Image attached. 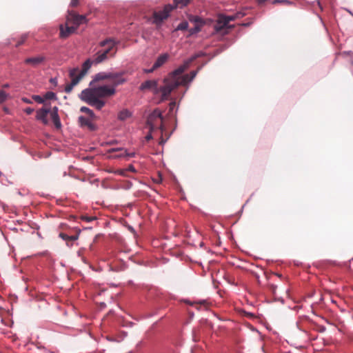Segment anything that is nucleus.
Segmentation results:
<instances>
[{"instance_id":"412c9836","label":"nucleus","mask_w":353,"mask_h":353,"mask_svg":"<svg viewBox=\"0 0 353 353\" xmlns=\"http://www.w3.org/2000/svg\"><path fill=\"white\" fill-rule=\"evenodd\" d=\"M190 22L194 23L195 26L202 28L205 24V21L199 16H191L189 18Z\"/></svg>"},{"instance_id":"2f4dec72","label":"nucleus","mask_w":353,"mask_h":353,"mask_svg":"<svg viewBox=\"0 0 353 353\" xmlns=\"http://www.w3.org/2000/svg\"><path fill=\"white\" fill-rule=\"evenodd\" d=\"M223 19H225V21L227 22V23L228 24L230 21H234L235 19H238V17L235 16V14H232V15H223Z\"/></svg>"},{"instance_id":"9b49d317","label":"nucleus","mask_w":353,"mask_h":353,"mask_svg":"<svg viewBox=\"0 0 353 353\" xmlns=\"http://www.w3.org/2000/svg\"><path fill=\"white\" fill-rule=\"evenodd\" d=\"M60 34L59 37L61 39H65L68 37L71 34L74 33L77 30V27L68 26V24H61L59 26Z\"/></svg>"},{"instance_id":"1a4fd4ad","label":"nucleus","mask_w":353,"mask_h":353,"mask_svg":"<svg viewBox=\"0 0 353 353\" xmlns=\"http://www.w3.org/2000/svg\"><path fill=\"white\" fill-rule=\"evenodd\" d=\"M50 112V105L47 108H41L37 110L36 119L41 121L43 123V124L47 125L48 123L47 115Z\"/></svg>"},{"instance_id":"0eeeda50","label":"nucleus","mask_w":353,"mask_h":353,"mask_svg":"<svg viewBox=\"0 0 353 353\" xmlns=\"http://www.w3.org/2000/svg\"><path fill=\"white\" fill-rule=\"evenodd\" d=\"M192 59H190L189 60H186L184 61V63L179 65L176 69L174 70L172 72H171L169 74L168 78L170 79H179L177 77L179 74H182L188 67L192 61Z\"/></svg>"},{"instance_id":"864d4df0","label":"nucleus","mask_w":353,"mask_h":353,"mask_svg":"<svg viewBox=\"0 0 353 353\" xmlns=\"http://www.w3.org/2000/svg\"><path fill=\"white\" fill-rule=\"evenodd\" d=\"M175 105H176V103L175 102H171L169 104L170 111H172L174 109V108L175 107Z\"/></svg>"},{"instance_id":"b1692460","label":"nucleus","mask_w":353,"mask_h":353,"mask_svg":"<svg viewBox=\"0 0 353 353\" xmlns=\"http://www.w3.org/2000/svg\"><path fill=\"white\" fill-rule=\"evenodd\" d=\"M132 112L128 109H124L119 112L118 114V119L120 121H125V119L131 117Z\"/></svg>"},{"instance_id":"f8f14e48","label":"nucleus","mask_w":353,"mask_h":353,"mask_svg":"<svg viewBox=\"0 0 353 353\" xmlns=\"http://www.w3.org/2000/svg\"><path fill=\"white\" fill-rule=\"evenodd\" d=\"M81 127H87L90 131H95L97 126L88 118L84 116H80L78 119Z\"/></svg>"},{"instance_id":"c03bdc74","label":"nucleus","mask_w":353,"mask_h":353,"mask_svg":"<svg viewBox=\"0 0 353 353\" xmlns=\"http://www.w3.org/2000/svg\"><path fill=\"white\" fill-rule=\"evenodd\" d=\"M34 112V109L28 107L24 109V112H26L28 115L31 114Z\"/></svg>"},{"instance_id":"49530a36","label":"nucleus","mask_w":353,"mask_h":353,"mask_svg":"<svg viewBox=\"0 0 353 353\" xmlns=\"http://www.w3.org/2000/svg\"><path fill=\"white\" fill-rule=\"evenodd\" d=\"M152 132L153 131H151V130L149 128V133L145 137L147 141H150L152 139Z\"/></svg>"},{"instance_id":"393cba45","label":"nucleus","mask_w":353,"mask_h":353,"mask_svg":"<svg viewBox=\"0 0 353 353\" xmlns=\"http://www.w3.org/2000/svg\"><path fill=\"white\" fill-rule=\"evenodd\" d=\"M189 78H190V75L186 74L183 75L180 79L179 78V79H174V81L179 83V85H187L191 83V82H189Z\"/></svg>"},{"instance_id":"a211bd4d","label":"nucleus","mask_w":353,"mask_h":353,"mask_svg":"<svg viewBox=\"0 0 353 353\" xmlns=\"http://www.w3.org/2000/svg\"><path fill=\"white\" fill-rule=\"evenodd\" d=\"M44 61L45 57L43 56H38L35 57H28L24 60V63L26 64H30L32 66L36 67Z\"/></svg>"},{"instance_id":"c9c22d12","label":"nucleus","mask_w":353,"mask_h":353,"mask_svg":"<svg viewBox=\"0 0 353 353\" xmlns=\"http://www.w3.org/2000/svg\"><path fill=\"white\" fill-rule=\"evenodd\" d=\"M126 172H127V170H125V169H118L113 172V173L115 174L123 176H127Z\"/></svg>"},{"instance_id":"c85d7f7f","label":"nucleus","mask_w":353,"mask_h":353,"mask_svg":"<svg viewBox=\"0 0 353 353\" xmlns=\"http://www.w3.org/2000/svg\"><path fill=\"white\" fill-rule=\"evenodd\" d=\"M45 100H57V94L55 92L52 91H48L44 94Z\"/></svg>"},{"instance_id":"6e6552de","label":"nucleus","mask_w":353,"mask_h":353,"mask_svg":"<svg viewBox=\"0 0 353 353\" xmlns=\"http://www.w3.org/2000/svg\"><path fill=\"white\" fill-rule=\"evenodd\" d=\"M139 90L143 91L145 90H152L154 94L159 93L158 82L157 80H148L144 81L139 86Z\"/></svg>"},{"instance_id":"bb28decb","label":"nucleus","mask_w":353,"mask_h":353,"mask_svg":"<svg viewBox=\"0 0 353 353\" xmlns=\"http://www.w3.org/2000/svg\"><path fill=\"white\" fill-rule=\"evenodd\" d=\"M69 76L72 79H75L80 76V72L78 67L71 68L69 70Z\"/></svg>"},{"instance_id":"4468645a","label":"nucleus","mask_w":353,"mask_h":353,"mask_svg":"<svg viewBox=\"0 0 353 353\" xmlns=\"http://www.w3.org/2000/svg\"><path fill=\"white\" fill-rule=\"evenodd\" d=\"M80 234V230L74 235H68L65 233L61 232L59 236L60 238H61L63 241H65L66 245L69 247L72 246L73 242L77 241L79 239Z\"/></svg>"},{"instance_id":"5701e85b","label":"nucleus","mask_w":353,"mask_h":353,"mask_svg":"<svg viewBox=\"0 0 353 353\" xmlns=\"http://www.w3.org/2000/svg\"><path fill=\"white\" fill-rule=\"evenodd\" d=\"M105 103L104 101L99 99V97H97L94 101L90 103V105L94 107L96 109L100 110L105 105Z\"/></svg>"},{"instance_id":"72a5a7b5","label":"nucleus","mask_w":353,"mask_h":353,"mask_svg":"<svg viewBox=\"0 0 353 353\" xmlns=\"http://www.w3.org/2000/svg\"><path fill=\"white\" fill-rule=\"evenodd\" d=\"M32 99L37 102L38 103H43L45 102L44 96L41 97L40 95H32Z\"/></svg>"},{"instance_id":"473e14b6","label":"nucleus","mask_w":353,"mask_h":353,"mask_svg":"<svg viewBox=\"0 0 353 353\" xmlns=\"http://www.w3.org/2000/svg\"><path fill=\"white\" fill-rule=\"evenodd\" d=\"M135 157V152H128L126 150L124 151L123 153L117 155L116 157L121 158V157Z\"/></svg>"},{"instance_id":"8fccbe9b","label":"nucleus","mask_w":353,"mask_h":353,"mask_svg":"<svg viewBox=\"0 0 353 353\" xmlns=\"http://www.w3.org/2000/svg\"><path fill=\"white\" fill-rule=\"evenodd\" d=\"M21 101L26 103L30 104L32 103V100L27 97H22Z\"/></svg>"},{"instance_id":"cd10ccee","label":"nucleus","mask_w":353,"mask_h":353,"mask_svg":"<svg viewBox=\"0 0 353 353\" xmlns=\"http://www.w3.org/2000/svg\"><path fill=\"white\" fill-rule=\"evenodd\" d=\"M188 26H189L188 22L187 21H183L178 24L176 28H175V30H188Z\"/></svg>"},{"instance_id":"a18cd8bd","label":"nucleus","mask_w":353,"mask_h":353,"mask_svg":"<svg viewBox=\"0 0 353 353\" xmlns=\"http://www.w3.org/2000/svg\"><path fill=\"white\" fill-rule=\"evenodd\" d=\"M157 68H154V65H153L152 67L150 69H144L143 72L145 73H152Z\"/></svg>"},{"instance_id":"09e8293b","label":"nucleus","mask_w":353,"mask_h":353,"mask_svg":"<svg viewBox=\"0 0 353 353\" xmlns=\"http://www.w3.org/2000/svg\"><path fill=\"white\" fill-rule=\"evenodd\" d=\"M79 0H71L70 3V6L71 7L77 6V5L79 4Z\"/></svg>"},{"instance_id":"58836bf2","label":"nucleus","mask_w":353,"mask_h":353,"mask_svg":"<svg viewBox=\"0 0 353 353\" xmlns=\"http://www.w3.org/2000/svg\"><path fill=\"white\" fill-rule=\"evenodd\" d=\"M110 39H109L108 38H107L104 40H102L99 42V46L105 47L107 45H108L110 46Z\"/></svg>"},{"instance_id":"f257e3e1","label":"nucleus","mask_w":353,"mask_h":353,"mask_svg":"<svg viewBox=\"0 0 353 353\" xmlns=\"http://www.w3.org/2000/svg\"><path fill=\"white\" fill-rule=\"evenodd\" d=\"M163 119V117L161 112L159 109H155L149 114L147 119L146 124L151 130V131H154L157 128V121L159 120L161 123L159 128L161 132H163L164 130Z\"/></svg>"},{"instance_id":"f03ea898","label":"nucleus","mask_w":353,"mask_h":353,"mask_svg":"<svg viewBox=\"0 0 353 353\" xmlns=\"http://www.w3.org/2000/svg\"><path fill=\"white\" fill-rule=\"evenodd\" d=\"M163 82L165 83L164 85L159 88L158 87L159 92L161 93L162 101L167 99L172 91L179 87V83L177 82H175L174 79L171 80L168 77L164 79Z\"/></svg>"},{"instance_id":"2eb2a0df","label":"nucleus","mask_w":353,"mask_h":353,"mask_svg":"<svg viewBox=\"0 0 353 353\" xmlns=\"http://www.w3.org/2000/svg\"><path fill=\"white\" fill-rule=\"evenodd\" d=\"M59 108L57 106H54L52 108V109H50V117L52 119V121L55 126L56 128L60 129L62 126L61 122L58 114Z\"/></svg>"},{"instance_id":"20e7f679","label":"nucleus","mask_w":353,"mask_h":353,"mask_svg":"<svg viewBox=\"0 0 353 353\" xmlns=\"http://www.w3.org/2000/svg\"><path fill=\"white\" fill-rule=\"evenodd\" d=\"M79 97L82 101L90 105L92 101L97 97L95 88H88L83 90L79 94Z\"/></svg>"},{"instance_id":"ddd939ff","label":"nucleus","mask_w":353,"mask_h":353,"mask_svg":"<svg viewBox=\"0 0 353 353\" xmlns=\"http://www.w3.org/2000/svg\"><path fill=\"white\" fill-rule=\"evenodd\" d=\"M125 73V71L112 72V75L114 76V77H112L110 79L113 81L112 87L115 88L117 86L121 85L126 81V79L123 77Z\"/></svg>"},{"instance_id":"79ce46f5","label":"nucleus","mask_w":353,"mask_h":353,"mask_svg":"<svg viewBox=\"0 0 353 353\" xmlns=\"http://www.w3.org/2000/svg\"><path fill=\"white\" fill-rule=\"evenodd\" d=\"M122 150H123V148H112L109 149L108 152L109 153H112V152H117V151H122Z\"/></svg>"},{"instance_id":"7ed1b4c3","label":"nucleus","mask_w":353,"mask_h":353,"mask_svg":"<svg viewBox=\"0 0 353 353\" xmlns=\"http://www.w3.org/2000/svg\"><path fill=\"white\" fill-rule=\"evenodd\" d=\"M172 10H174V6L172 4H167L162 10L154 11L152 14L153 23L157 25L161 24L165 19L168 18Z\"/></svg>"},{"instance_id":"4c0bfd02","label":"nucleus","mask_w":353,"mask_h":353,"mask_svg":"<svg viewBox=\"0 0 353 353\" xmlns=\"http://www.w3.org/2000/svg\"><path fill=\"white\" fill-rule=\"evenodd\" d=\"M108 39H110V46L112 48H114V46H116L117 45H118L119 43V41L116 39L111 38V37H110Z\"/></svg>"},{"instance_id":"13d9d810","label":"nucleus","mask_w":353,"mask_h":353,"mask_svg":"<svg viewBox=\"0 0 353 353\" xmlns=\"http://www.w3.org/2000/svg\"><path fill=\"white\" fill-rule=\"evenodd\" d=\"M114 143V141H110V142H107L106 144H108V145H111V144H113Z\"/></svg>"},{"instance_id":"39448f33","label":"nucleus","mask_w":353,"mask_h":353,"mask_svg":"<svg viewBox=\"0 0 353 353\" xmlns=\"http://www.w3.org/2000/svg\"><path fill=\"white\" fill-rule=\"evenodd\" d=\"M68 15L67 17L68 21H71L74 25V27H78L81 24L86 23L87 19L85 15H80L74 12V11H68Z\"/></svg>"},{"instance_id":"aec40b11","label":"nucleus","mask_w":353,"mask_h":353,"mask_svg":"<svg viewBox=\"0 0 353 353\" xmlns=\"http://www.w3.org/2000/svg\"><path fill=\"white\" fill-rule=\"evenodd\" d=\"M108 59L107 55L103 53L101 51L97 52L94 59L92 60L94 65H97L105 61Z\"/></svg>"},{"instance_id":"f704fd0d","label":"nucleus","mask_w":353,"mask_h":353,"mask_svg":"<svg viewBox=\"0 0 353 353\" xmlns=\"http://www.w3.org/2000/svg\"><path fill=\"white\" fill-rule=\"evenodd\" d=\"M8 97V94L3 90H0V103H3L7 98Z\"/></svg>"},{"instance_id":"a19ab883","label":"nucleus","mask_w":353,"mask_h":353,"mask_svg":"<svg viewBox=\"0 0 353 353\" xmlns=\"http://www.w3.org/2000/svg\"><path fill=\"white\" fill-rule=\"evenodd\" d=\"M196 74L197 72L195 70H192L190 72V74H188L190 75L189 82H192L194 80V79L196 76Z\"/></svg>"},{"instance_id":"680f3d73","label":"nucleus","mask_w":353,"mask_h":353,"mask_svg":"<svg viewBox=\"0 0 353 353\" xmlns=\"http://www.w3.org/2000/svg\"><path fill=\"white\" fill-rule=\"evenodd\" d=\"M325 327L321 328V330H325Z\"/></svg>"},{"instance_id":"5fc2aeb1","label":"nucleus","mask_w":353,"mask_h":353,"mask_svg":"<svg viewBox=\"0 0 353 353\" xmlns=\"http://www.w3.org/2000/svg\"><path fill=\"white\" fill-rule=\"evenodd\" d=\"M26 35L23 36L21 41L18 42V43L17 44V46L22 44L24 42V41L26 40Z\"/></svg>"},{"instance_id":"a878e982","label":"nucleus","mask_w":353,"mask_h":353,"mask_svg":"<svg viewBox=\"0 0 353 353\" xmlns=\"http://www.w3.org/2000/svg\"><path fill=\"white\" fill-rule=\"evenodd\" d=\"M190 0H174L172 6H174V9L176 8H183L186 6Z\"/></svg>"},{"instance_id":"6ab92c4d","label":"nucleus","mask_w":353,"mask_h":353,"mask_svg":"<svg viewBox=\"0 0 353 353\" xmlns=\"http://www.w3.org/2000/svg\"><path fill=\"white\" fill-rule=\"evenodd\" d=\"M169 59V54L168 53H163L160 54L155 62L154 63V68H159L162 66Z\"/></svg>"},{"instance_id":"3c124183","label":"nucleus","mask_w":353,"mask_h":353,"mask_svg":"<svg viewBox=\"0 0 353 353\" xmlns=\"http://www.w3.org/2000/svg\"><path fill=\"white\" fill-rule=\"evenodd\" d=\"M50 82L51 83H52V84H53L54 85H55V86H56V85H57V83H58L57 78H56V77L51 78V79H50Z\"/></svg>"},{"instance_id":"de8ad7c7","label":"nucleus","mask_w":353,"mask_h":353,"mask_svg":"<svg viewBox=\"0 0 353 353\" xmlns=\"http://www.w3.org/2000/svg\"><path fill=\"white\" fill-rule=\"evenodd\" d=\"M112 49H113V48L110 46H108V48L107 49H105V50L101 51V52L103 53H105V55L108 56V54L112 51Z\"/></svg>"},{"instance_id":"4be33fe9","label":"nucleus","mask_w":353,"mask_h":353,"mask_svg":"<svg viewBox=\"0 0 353 353\" xmlns=\"http://www.w3.org/2000/svg\"><path fill=\"white\" fill-rule=\"evenodd\" d=\"M81 80L77 77L75 79H71L70 83L67 84L64 88V91L66 93H70L73 90V88L77 85Z\"/></svg>"},{"instance_id":"37998d69","label":"nucleus","mask_w":353,"mask_h":353,"mask_svg":"<svg viewBox=\"0 0 353 353\" xmlns=\"http://www.w3.org/2000/svg\"><path fill=\"white\" fill-rule=\"evenodd\" d=\"M125 170H127V172H136V169H135L134 166L132 165H129L128 166V168H126Z\"/></svg>"},{"instance_id":"e433bc0d","label":"nucleus","mask_w":353,"mask_h":353,"mask_svg":"<svg viewBox=\"0 0 353 353\" xmlns=\"http://www.w3.org/2000/svg\"><path fill=\"white\" fill-rule=\"evenodd\" d=\"M272 3H284L286 5H291L292 2L288 0H273Z\"/></svg>"},{"instance_id":"4d7b16f0","label":"nucleus","mask_w":353,"mask_h":353,"mask_svg":"<svg viewBox=\"0 0 353 353\" xmlns=\"http://www.w3.org/2000/svg\"><path fill=\"white\" fill-rule=\"evenodd\" d=\"M3 88H8L10 87V85L8 83H5L2 85Z\"/></svg>"},{"instance_id":"f3484780","label":"nucleus","mask_w":353,"mask_h":353,"mask_svg":"<svg viewBox=\"0 0 353 353\" xmlns=\"http://www.w3.org/2000/svg\"><path fill=\"white\" fill-rule=\"evenodd\" d=\"M94 64V62L90 59H86L82 64L81 70H79L80 76L78 77L80 80H81L83 77L88 73L92 65Z\"/></svg>"},{"instance_id":"7c9ffc66","label":"nucleus","mask_w":353,"mask_h":353,"mask_svg":"<svg viewBox=\"0 0 353 353\" xmlns=\"http://www.w3.org/2000/svg\"><path fill=\"white\" fill-rule=\"evenodd\" d=\"M201 30V27H199V26H194V28L189 29V30H188L189 35L191 36V35L195 34L199 32Z\"/></svg>"},{"instance_id":"423d86ee","label":"nucleus","mask_w":353,"mask_h":353,"mask_svg":"<svg viewBox=\"0 0 353 353\" xmlns=\"http://www.w3.org/2000/svg\"><path fill=\"white\" fill-rule=\"evenodd\" d=\"M97 94L98 97H110L114 94L116 90L112 86L103 85L98 87H95Z\"/></svg>"},{"instance_id":"603ef678","label":"nucleus","mask_w":353,"mask_h":353,"mask_svg":"<svg viewBox=\"0 0 353 353\" xmlns=\"http://www.w3.org/2000/svg\"><path fill=\"white\" fill-rule=\"evenodd\" d=\"M235 16L238 17V19L243 17L245 15V13L243 12H237L235 14Z\"/></svg>"},{"instance_id":"052dcab7","label":"nucleus","mask_w":353,"mask_h":353,"mask_svg":"<svg viewBox=\"0 0 353 353\" xmlns=\"http://www.w3.org/2000/svg\"><path fill=\"white\" fill-rule=\"evenodd\" d=\"M325 327L321 328V330H325Z\"/></svg>"},{"instance_id":"ea45409f","label":"nucleus","mask_w":353,"mask_h":353,"mask_svg":"<svg viewBox=\"0 0 353 353\" xmlns=\"http://www.w3.org/2000/svg\"><path fill=\"white\" fill-rule=\"evenodd\" d=\"M81 219L86 222H91L93 220L96 219V218L94 216H82Z\"/></svg>"},{"instance_id":"e2e57ef3","label":"nucleus","mask_w":353,"mask_h":353,"mask_svg":"<svg viewBox=\"0 0 353 353\" xmlns=\"http://www.w3.org/2000/svg\"><path fill=\"white\" fill-rule=\"evenodd\" d=\"M352 63H353V61H352Z\"/></svg>"},{"instance_id":"6e6d98bb","label":"nucleus","mask_w":353,"mask_h":353,"mask_svg":"<svg viewBox=\"0 0 353 353\" xmlns=\"http://www.w3.org/2000/svg\"><path fill=\"white\" fill-rule=\"evenodd\" d=\"M267 0H256L257 3L259 4H263Z\"/></svg>"},{"instance_id":"bf43d9fd","label":"nucleus","mask_w":353,"mask_h":353,"mask_svg":"<svg viewBox=\"0 0 353 353\" xmlns=\"http://www.w3.org/2000/svg\"><path fill=\"white\" fill-rule=\"evenodd\" d=\"M230 283L232 284V285H236L234 283H232L230 281H229Z\"/></svg>"},{"instance_id":"9d476101","label":"nucleus","mask_w":353,"mask_h":353,"mask_svg":"<svg viewBox=\"0 0 353 353\" xmlns=\"http://www.w3.org/2000/svg\"><path fill=\"white\" fill-rule=\"evenodd\" d=\"M114 77V76L112 75V72H100L96 74L92 80L90 82L89 86L92 87L93 84L99 81L105 80V79H111V78Z\"/></svg>"},{"instance_id":"c756f323","label":"nucleus","mask_w":353,"mask_h":353,"mask_svg":"<svg viewBox=\"0 0 353 353\" xmlns=\"http://www.w3.org/2000/svg\"><path fill=\"white\" fill-rule=\"evenodd\" d=\"M80 111L81 112H84V113H86L88 114L90 117L91 118H93L94 117V112L90 109L88 107H85V106H82L81 108H80Z\"/></svg>"},{"instance_id":"dca6fc26","label":"nucleus","mask_w":353,"mask_h":353,"mask_svg":"<svg viewBox=\"0 0 353 353\" xmlns=\"http://www.w3.org/2000/svg\"><path fill=\"white\" fill-rule=\"evenodd\" d=\"M227 23V22L223 19V14H220L219 18L214 26V30L215 33L220 32L225 28H230Z\"/></svg>"}]
</instances>
